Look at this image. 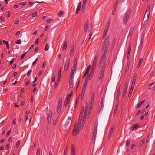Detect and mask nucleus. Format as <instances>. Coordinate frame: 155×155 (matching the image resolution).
Here are the masks:
<instances>
[{"label": "nucleus", "instance_id": "nucleus-1", "mask_svg": "<svg viewBox=\"0 0 155 155\" xmlns=\"http://www.w3.org/2000/svg\"><path fill=\"white\" fill-rule=\"evenodd\" d=\"M131 10L129 9L124 14L123 18V24L125 25L127 24L128 20L131 15Z\"/></svg>", "mask_w": 155, "mask_h": 155}, {"label": "nucleus", "instance_id": "nucleus-2", "mask_svg": "<svg viewBox=\"0 0 155 155\" xmlns=\"http://www.w3.org/2000/svg\"><path fill=\"white\" fill-rule=\"evenodd\" d=\"M105 63L104 62L102 64L101 66L102 69L100 71V77L99 78V80H101V81H102L103 78L104 72L105 71Z\"/></svg>", "mask_w": 155, "mask_h": 155}, {"label": "nucleus", "instance_id": "nucleus-3", "mask_svg": "<svg viewBox=\"0 0 155 155\" xmlns=\"http://www.w3.org/2000/svg\"><path fill=\"white\" fill-rule=\"evenodd\" d=\"M150 5H148L146 12L145 13L144 16L143 17V20L148 21L149 19L150 12Z\"/></svg>", "mask_w": 155, "mask_h": 155}, {"label": "nucleus", "instance_id": "nucleus-4", "mask_svg": "<svg viewBox=\"0 0 155 155\" xmlns=\"http://www.w3.org/2000/svg\"><path fill=\"white\" fill-rule=\"evenodd\" d=\"M84 106H83L82 107L81 110V111L80 115H79V120L78 121V126H81V121L82 120V118L83 117V113L84 111Z\"/></svg>", "mask_w": 155, "mask_h": 155}, {"label": "nucleus", "instance_id": "nucleus-5", "mask_svg": "<svg viewBox=\"0 0 155 155\" xmlns=\"http://www.w3.org/2000/svg\"><path fill=\"white\" fill-rule=\"evenodd\" d=\"M76 125H75L74 128V130L72 132V134L74 136H75L78 134L80 130V128L81 126H78V124L77 125V126L76 127Z\"/></svg>", "mask_w": 155, "mask_h": 155}, {"label": "nucleus", "instance_id": "nucleus-6", "mask_svg": "<svg viewBox=\"0 0 155 155\" xmlns=\"http://www.w3.org/2000/svg\"><path fill=\"white\" fill-rule=\"evenodd\" d=\"M88 108L89 105L88 104H87L85 106L84 118L83 119V121H85L86 119L87 116L88 117V116H87V111L88 110ZM89 117H88V118Z\"/></svg>", "mask_w": 155, "mask_h": 155}, {"label": "nucleus", "instance_id": "nucleus-7", "mask_svg": "<svg viewBox=\"0 0 155 155\" xmlns=\"http://www.w3.org/2000/svg\"><path fill=\"white\" fill-rule=\"evenodd\" d=\"M70 63V58L67 59L66 60L64 66V71H68Z\"/></svg>", "mask_w": 155, "mask_h": 155}, {"label": "nucleus", "instance_id": "nucleus-8", "mask_svg": "<svg viewBox=\"0 0 155 155\" xmlns=\"http://www.w3.org/2000/svg\"><path fill=\"white\" fill-rule=\"evenodd\" d=\"M98 56H96L94 58L93 61L92 65V68L95 69L97 63V61Z\"/></svg>", "mask_w": 155, "mask_h": 155}, {"label": "nucleus", "instance_id": "nucleus-9", "mask_svg": "<svg viewBox=\"0 0 155 155\" xmlns=\"http://www.w3.org/2000/svg\"><path fill=\"white\" fill-rule=\"evenodd\" d=\"M110 44V42L107 41L106 39L104 42L103 48L104 49H108Z\"/></svg>", "mask_w": 155, "mask_h": 155}, {"label": "nucleus", "instance_id": "nucleus-10", "mask_svg": "<svg viewBox=\"0 0 155 155\" xmlns=\"http://www.w3.org/2000/svg\"><path fill=\"white\" fill-rule=\"evenodd\" d=\"M70 150L71 155H76L75 148L73 144L71 145Z\"/></svg>", "mask_w": 155, "mask_h": 155}, {"label": "nucleus", "instance_id": "nucleus-11", "mask_svg": "<svg viewBox=\"0 0 155 155\" xmlns=\"http://www.w3.org/2000/svg\"><path fill=\"white\" fill-rule=\"evenodd\" d=\"M98 123L97 122H95L94 127V131L93 134V136H96L97 134V127Z\"/></svg>", "mask_w": 155, "mask_h": 155}, {"label": "nucleus", "instance_id": "nucleus-12", "mask_svg": "<svg viewBox=\"0 0 155 155\" xmlns=\"http://www.w3.org/2000/svg\"><path fill=\"white\" fill-rule=\"evenodd\" d=\"M94 102H92L91 101V103L89 105V109L87 111V116H88V117H89L90 116V114L91 112L92 108V106L93 105V103Z\"/></svg>", "mask_w": 155, "mask_h": 155}, {"label": "nucleus", "instance_id": "nucleus-13", "mask_svg": "<svg viewBox=\"0 0 155 155\" xmlns=\"http://www.w3.org/2000/svg\"><path fill=\"white\" fill-rule=\"evenodd\" d=\"M62 100L61 98H60L59 100V101L58 103L57 107V113H58V112H59L61 110V107L62 104Z\"/></svg>", "mask_w": 155, "mask_h": 155}, {"label": "nucleus", "instance_id": "nucleus-14", "mask_svg": "<svg viewBox=\"0 0 155 155\" xmlns=\"http://www.w3.org/2000/svg\"><path fill=\"white\" fill-rule=\"evenodd\" d=\"M137 74H135L134 76L132 83L131 85V87H134V85L135 83V81L136 79Z\"/></svg>", "mask_w": 155, "mask_h": 155}, {"label": "nucleus", "instance_id": "nucleus-15", "mask_svg": "<svg viewBox=\"0 0 155 155\" xmlns=\"http://www.w3.org/2000/svg\"><path fill=\"white\" fill-rule=\"evenodd\" d=\"M52 116V112L50 110L48 115L47 118V120L48 122H50L51 121V118Z\"/></svg>", "mask_w": 155, "mask_h": 155}, {"label": "nucleus", "instance_id": "nucleus-16", "mask_svg": "<svg viewBox=\"0 0 155 155\" xmlns=\"http://www.w3.org/2000/svg\"><path fill=\"white\" fill-rule=\"evenodd\" d=\"M139 127V125H137L136 124H135L132 126L131 131H133L134 129H138Z\"/></svg>", "mask_w": 155, "mask_h": 155}, {"label": "nucleus", "instance_id": "nucleus-17", "mask_svg": "<svg viewBox=\"0 0 155 155\" xmlns=\"http://www.w3.org/2000/svg\"><path fill=\"white\" fill-rule=\"evenodd\" d=\"M114 125L111 128L109 132V133L108 135V138L110 139V138L111 135L112 134L113 131V128L114 127Z\"/></svg>", "mask_w": 155, "mask_h": 155}, {"label": "nucleus", "instance_id": "nucleus-18", "mask_svg": "<svg viewBox=\"0 0 155 155\" xmlns=\"http://www.w3.org/2000/svg\"><path fill=\"white\" fill-rule=\"evenodd\" d=\"M74 48V44H73L71 47V50H70V54L71 57L72 56L73 54V50Z\"/></svg>", "mask_w": 155, "mask_h": 155}, {"label": "nucleus", "instance_id": "nucleus-19", "mask_svg": "<svg viewBox=\"0 0 155 155\" xmlns=\"http://www.w3.org/2000/svg\"><path fill=\"white\" fill-rule=\"evenodd\" d=\"M86 88H83L82 90L81 99L82 100L84 97V94L86 90Z\"/></svg>", "mask_w": 155, "mask_h": 155}, {"label": "nucleus", "instance_id": "nucleus-20", "mask_svg": "<svg viewBox=\"0 0 155 155\" xmlns=\"http://www.w3.org/2000/svg\"><path fill=\"white\" fill-rule=\"evenodd\" d=\"M67 42L66 41H65L64 43V44L63 45V46L62 47V50L63 51H65L66 50V48H67Z\"/></svg>", "mask_w": 155, "mask_h": 155}, {"label": "nucleus", "instance_id": "nucleus-21", "mask_svg": "<svg viewBox=\"0 0 155 155\" xmlns=\"http://www.w3.org/2000/svg\"><path fill=\"white\" fill-rule=\"evenodd\" d=\"M81 2H79V3L77 9L76 10V13L78 14V12L80 11L81 7Z\"/></svg>", "mask_w": 155, "mask_h": 155}, {"label": "nucleus", "instance_id": "nucleus-22", "mask_svg": "<svg viewBox=\"0 0 155 155\" xmlns=\"http://www.w3.org/2000/svg\"><path fill=\"white\" fill-rule=\"evenodd\" d=\"M69 87H73L72 78H69Z\"/></svg>", "mask_w": 155, "mask_h": 155}, {"label": "nucleus", "instance_id": "nucleus-23", "mask_svg": "<svg viewBox=\"0 0 155 155\" xmlns=\"http://www.w3.org/2000/svg\"><path fill=\"white\" fill-rule=\"evenodd\" d=\"M88 21L87 22H86V24L84 25V31L85 32H87V29H88Z\"/></svg>", "mask_w": 155, "mask_h": 155}, {"label": "nucleus", "instance_id": "nucleus-24", "mask_svg": "<svg viewBox=\"0 0 155 155\" xmlns=\"http://www.w3.org/2000/svg\"><path fill=\"white\" fill-rule=\"evenodd\" d=\"M105 57L106 55H105V54H103L100 62L99 64H100L101 63H102V61L104 60Z\"/></svg>", "mask_w": 155, "mask_h": 155}, {"label": "nucleus", "instance_id": "nucleus-25", "mask_svg": "<svg viewBox=\"0 0 155 155\" xmlns=\"http://www.w3.org/2000/svg\"><path fill=\"white\" fill-rule=\"evenodd\" d=\"M145 101V99L143 100H142V101L140 102L137 105L136 108H138L140 107V106L141 105V104L143 103Z\"/></svg>", "mask_w": 155, "mask_h": 155}, {"label": "nucleus", "instance_id": "nucleus-26", "mask_svg": "<svg viewBox=\"0 0 155 155\" xmlns=\"http://www.w3.org/2000/svg\"><path fill=\"white\" fill-rule=\"evenodd\" d=\"M120 88L118 89L117 91V96L116 98V100L117 101L119 99V94L120 93Z\"/></svg>", "mask_w": 155, "mask_h": 155}, {"label": "nucleus", "instance_id": "nucleus-27", "mask_svg": "<svg viewBox=\"0 0 155 155\" xmlns=\"http://www.w3.org/2000/svg\"><path fill=\"white\" fill-rule=\"evenodd\" d=\"M95 93L94 92H93L92 93V95H91V101L92 102H94V97L95 96Z\"/></svg>", "mask_w": 155, "mask_h": 155}, {"label": "nucleus", "instance_id": "nucleus-28", "mask_svg": "<svg viewBox=\"0 0 155 155\" xmlns=\"http://www.w3.org/2000/svg\"><path fill=\"white\" fill-rule=\"evenodd\" d=\"M72 92L71 91L69 94L68 95L66 99L69 100L70 101V98L71 97V96L72 95Z\"/></svg>", "mask_w": 155, "mask_h": 155}, {"label": "nucleus", "instance_id": "nucleus-29", "mask_svg": "<svg viewBox=\"0 0 155 155\" xmlns=\"http://www.w3.org/2000/svg\"><path fill=\"white\" fill-rule=\"evenodd\" d=\"M134 88H130V90L129 94L128 95V97H130L131 96V94L132 93L133 91V90Z\"/></svg>", "mask_w": 155, "mask_h": 155}, {"label": "nucleus", "instance_id": "nucleus-30", "mask_svg": "<svg viewBox=\"0 0 155 155\" xmlns=\"http://www.w3.org/2000/svg\"><path fill=\"white\" fill-rule=\"evenodd\" d=\"M74 71H74L73 70H71V74H70V76H71V78H73V76L74 75Z\"/></svg>", "mask_w": 155, "mask_h": 155}, {"label": "nucleus", "instance_id": "nucleus-31", "mask_svg": "<svg viewBox=\"0 0 155 155\" xmlns=\"http://www.w3.org/2000/svg\"><path fill=\"white\" fill-rule=\"evenodd\" d=\"M127 90V88H125L123 89V93L122 96L123 97H124L125 95V93L126 92Z\"/></svg>", "mask_w": 155, "mask_h": 155}, {"label": "nucleus", "instance_id": "nucleus-32", "mask_svg": "<svg viewBox=\"0 0 155 155\" xmlns=\"http://www.w3.org/2000/svg\"><path fill=\"white\" fill-rule=\"evenodd\" d=\"M91 68V65H89L88 66L86 71H85V73H87L89 72Z\"/></svg>", "mask_w": 155, "mask_h": 155}, {"label": "nucleus", "instance_id": "nucleus-33", "mask_svg": "<svg viewBox=\"0 0 155 155\" xmlns=\"http://www.w3.org/2000/svg\"><path fill=\"white\" fill-rule=\"evenodd\" d=\"M149 87L153 86V87H155V82L152 83L148 85Z\"/></svg>", "mask_w": 155, "mask_h": 155}, {"label": "nucleus", "instance_id": "nucleus-34", "mask_svg": "<svg viewBox=\"0 0 155 155\" xmlns=\"http://www.w3.org/2000/svg\"><path fill=\"white\" fill-rule=\"evenodd\" d=\"M69 100H68V99H66L65 101H64V105L65 106H66L68 104V103L69 102Z\"/></svg>", "mask_w": 155, "mask_h": 155}, {"label": "nucleus", "instance_id": "nucleus-35", "mask_svg": "<svg viewBox=\"0 0 155 155\" xmlns=\"http://www.w3.org/2000/svg\"><path fill=\"white\" fill-rule=\"evenodd\" d=\"M150 133H149L148 134V135L147 136V140H146V142H147V143L149 141V140H150L149 137L150 136Z\"/></svg>", "mask_w": 155, "mask_h": 155}, {"label": "nucleus", "instance_id": "nucleus-36", "mask_svg": "<svg viewBox=\"0 0 155 155\" xmlns=\"http://www.w3.org/2000/svg\"><path fill=\"white\" fill-rule=\"evenodd\" d=\"M49 48V46L48 44H46L44 49V50L45 51H47L48 50Z\"/></svg>", "mask_w": 155, "mask_h": 155}, {"label": "nucleus", "instance_id": "nucleus-37", "mask_svg": "<svg viewBox=\"0 0 155 155\" xmlns=\"http://www.w3.org/2000/svg\"><path fill=\"white\" fill-rule=\"evenodd\" d=\"M131 44H130L129 45V49H128V53L129 54H130V52L131 49Z\"/></svg>", "mask_w": 155, "mask_h": 155}, {"label": "nucleus", "instance_id": "nucleus-38", "mask_svg": "<svg viewBox=\"0 0 155 155\" xmlns=\"http://www.w3.org/2000/svg\"><path fill=\"white\" fill-rule=\"evenodd\" d=\"M95 137L96 136H92V143H94L95 140Z\"/></svg>", "mask_w": 155, "mask_h": 155}, {"label": "nucleus", "instance_id": "nucleus-39", "mask_svg": "<svg viewBox=\"0 0 155 155\" xmlns=\"http://www.w3.org/2000/svg\"><path fill=\"white\" fill-rule=\"evenodd\" d=\"M94 69H93L91 68V71L90 72V75L92 76H93V74L94 73Z\"/></svg>", "mask_w": 155, "mask_h": 155}, {"label": "nucleus", "instance_id": "nucleus-40", "mask_svg": "<svg viewBox=\"0 0 155 155\" xmlns=\"http://www.w3.org/2000/svg\"><path fill=\"white\" fill-rule=\"evenodd\" d=\"M26 53L27 52H25L22 54L20 58L21 59H22L24 58L25 57V54H26Z\"/></svg>", "mask_w": 155, "mask_h": 155}, {"label": "nucleus", "instance_id": "nucleus-41", "mask_svg": "<svg viewBox=\"0 0 155 155\" xmlns=\"http://www.w3.org/2000/svg\"><path fill=\"white\" fill-rule=\"evenodd\" d=\"M40 149L38 148L37 149L36 155H40Z\"/></svg>", "mask_w": 155, "mask_h": 155}, {"label": "nucleus", "instance_id": "nucleus-42", "mask_svg": "<svg viewBox=\"0 0 155 155\" xmlns=\"http://www.w3.org/2000/svg\"><path fill=\"white\" fill-rule=\"evenodd\" d=\"M103 100H104L103 98H102L101 99V103H100V106H101V107H102V105H103Z\"/></svg>", "mask_w": 155, "mask_h": 155}, {"label": "nucleus", "instance_id": "nucleus-43", "mask_svg": "<svg viewBox=\"0 0 155 155\" xmlns=\"http://www.w3.org/2000/svg\"><path fill=\"white\" fill-rule=\"evenodd\" d=\"M32 72V70L31 69L28 72V73L27 74V75H28V76L30 75L31 74Z\"/></svg>", "mask_w": 155, "mask_h": 155}, {"label": "nucleus", "instance_id": "nucleus-44", "mask_svg": "<svg viewBox=\"0 0 155 155\" xmlns=\"http://www.w3.org/2000/svg\"><path fill=\"white\" fill-rule=\"evenodd\" d=\"M37 12H35L34 13H33L31 14V16L32 18H33L36 16L37 15Z\"/></svg>", "mask_w": 155, "mask_h": 155}, {"label": "nucleus", "instance_id": "nucleus-45", "mask_svg": "<svg viewBox=\"0 0 155 155\" xmlns=\"http://www.w3.org/2000/svg\"><path fill=\"white\" fill-rule=\"evenodd\" d=\"M107 32L104 31L103 36V38H105V37L106 35L107 34Z\"/></svg>", "mask_w": 155, "mask_h": 155}, {"label": "nucleus", "instance_id": "nucleus-46", "mask_svg": "<svg viewBox=\"0 0 155 155\" xmlns=\"http://www.w3.org/2000/svg\"><path fill=\"white\" fill-rule=\"evenodd\" d=\"M64 11H60L59 12L58 14V15H61L64 14Z\"/></svg>", "mask_w": 155, "mask_h": 155}, {"label": "nucleus", "instance_id": "nucleus-47", "mask_svg": "<svg viewBox=\"0 0 155 155\" xmlns=\"http://www.w3.org/2000/svg\"><path fill=\"white\" fill-rule=\"evenodd\" d=\"M130 143V141L129 140H127V142L126 143V145L127 146L129 145Z\"/></svg>", "mask_w": 155, "mask_h": 155}, {"label": "nucleus", "instance_id": "nucleus-48", "mask_svg": "<svg viewBox=\"0 0 155 155\" xmlns=\"http://www.w3.org/2000/svg\"><path fill=\"white\" fill-rule=\"evenodd\" d=\"M21 43V40H17L16 42H15V43L16 44H20Z\"/></svg>", "mask_w": 155, "mask_h": 155}, {"label": "nucleus", "instance_id": "nucleus-49", "mask_svg": "<svg viewBox=\"0 0 155 155\" xmlns=\"http://www.w3.org/2000/svg\"><path fill=\"white\" fill-rule=\"evenodd\" d=\"M76 65H77V61H74V64H73L72 66L76 67Z\"/></svg>", "mask_w": 155, "mask_h": 155}, {"label": "nucleus", "instance_id": "nucleus-50", "mask_svg": "<svg viewBox=\"0 0 155 155\" xmlns=\"http://www.w3.org/2000/svg\"><path fill=\"white\" fill-rule=\"evenodd\" d=\"M85 10V7H82L81 11L82 12V13H84V12Z\"/></svg>", "mask_w": 155, "mask_h": 155}, {"label": "nucleus", "instance_id": "nucleus-51", "mask_svg": "<svg viewBox=\"0 0 155 155\" xmlns=\"http://www.w3.org/2000/svg\"><path fill=\"white\" fill-rule=\"evenodd\" d=\"M11 132V130H9L7 133L6 134V136L7 137H8V136H9V134H10Z\"/></svg>", "mask_w": 155, "mask_h": 155}, {"label": "nucleus", "instance_id": "nucleus-52", "mask_svg": "<svg viewBox=\"0 0 155 155\" xmlns=\"http://www.w3.org/2000/svg\"><path fill=\"white\" fill-rule=\"evenodd\" d=\"M37 60H38V58H37L36 59V60L32 64V65L33 66H34V65H35V64H36V61H37Z\"/></svg>", "mask_w": 155, "mask_h": 155}, {"label": "nucleus", "instance_id": "nucleus-53", "mask_svg": "<svg viewBox=\"0 0 155 155\" xmlns=\"http://www.w3.org/2000/svg\"><path fill=\"white\" fill-rule=\"evenodd\" d=\"M15 60L14 58H12L10 61V65H11L14 62Z\"/></svg>", "mask_w": 155, "mask_h": 155}, {"label": "nucleus", "instance_id": "nucleus-54", "mask_svg": "<svg viewBox=\"0 0 155 155\" xmlns=\"http://www.w3.org/2000/svg\"><path fill=\"white\" fill-rule=\"evenodd\" d=\"M55 78L54 76H53L52 77V79H51V81L52 82H54L55 81Z\"/></svg>", "mask_w": 155, "mask_h": 155}, {"label": "nucleus", "instance_id": "nucleus-55", "mask_svg": "<svg viewBox=\"0 0 155 155\" xmlns=\"http://www.w3.org/2000/svg\"><path fill=\"white\" fill-rule=\"evenodd\" d=\"M110 22H109L107 24L106 26V28H109V26H110Z\"/></svg>", "mask_w": 155, "mask_h": 155}, {"label": "nucleus", "instance_id": "nucleus-56", "mask_svg": "<svg viewBox=\"0 0 155 155\" xmlns=\"http://www.w3.org/2000/svg\"><path fill=\"white\" fill-rule=\"evenodd\" d=\"M30 83V81L28 80L25 83V85L26 86H27Z\"/></svg>", "mask_w": 155, "mask_h": 155}, {"label": "nucleus", "instance_id": "nucleus-57", "mask_svg": "<svg viewBox=\"0 0 155 155\" xmlns=\"http://www.w3.org/2000/svg\"><path fill=\"white\" fill-rule=\"evenodd\" d=\"M129 64H127V68H126V72H127V71H128L129 68Z\"/></svg>", "mask_w": 155, "mask_h": 155}, {"label": "nucleus", "instance_id": "nucleus-58", "mask_svg": "<svg viewBox=\"0 0 155 155\" xmlns=\"http://www.w3.org/2000/svg\"><path fill=\"white\" fill-rule=\"evenodd\" d=\"M28 118V116L27 115H25V119H24L25 121H26L27 120Z\"/></svg>", "mask_w": 155, "mask_h": 155}, {"label": "nucleus", "instance_id": "nucleus-59", "mask_svg": "<svg viewBox=\"0 0 155 155\" xmlns=\"http://www.w3.org/2000/svg\"><path fill=\"white\" fill-rule=\"evenodd\" d=\"M38 39H37L34 42V44L35 45H37L38 44Z\"/></svg>", "mask_w": 155, "mask_h": 155}, {"label": "nucleus", "instance_id": "nucleus-60", "mask_svg": "<svg viewBox=\"0 0 155 155\" xmlns=\"http://www.w3.org/2000/svg\"><path fill=\"white\" fill-rule=\"evenodd\" d=\"M117 109V105H116L114 110V113H116Z\"/></svg>", "mask_w": 155, "mask_h": 155}, {"label": "nucleus", "instance_id": "nucleus-61", "mask_svg": "<svg viewBox=\"0 0 155 155\" xmlns=\"http://www.w3.org/2000/svg\"><path fill=\"white\" fill-rule=\"evenodd\" d=\"M104 49V54H105V55L106 56V54L107 50V49Z\"/></svg>", "mask_w": 155, "mask_h": 155}, {"label": "nucleus", "instance_id": "nucleus-62", "mask_svg": "<svg viewBox=\"0 0 155 155\" xmlns=\"http://www.w3.org/2000/svg\"><path fill=\"white\" fill-rule=\"evenodd\" d=\"M53 20L52 19H50L48 20L47 21V22L48 23H51L52 21Z\"/></svg>", "mask_w": 155, "mask_h": 155}, {"label": "nucleus", "instance_id": "nucleus-63", "mask_svg": "<svg viewBox=\"0 0 155 155\" xmlns=\"http://www.w3.org/2000/svg\"><path fill=\"white\" fill-rule=\"evenodd\" d=\"M61 54H59L58 55V58L59 60H61Z\"/></svg>", "mask_w": 155, "mask_h": 155}, {"label": "nucleus", "instance_id": "nucleus-64", "mask_svg": "<svg viewBox=\"0 0 155 155\" xmlns=\"http://www.w3.org/2000/svg\"><path fill=\"white\" fill-rule=\"evenodd\" d=\"M92 76L91 75H90V76L87 77V78L88 79L90 80L91 78H92Z\"/></svg>", "mask_w": 155, "mask_h": 155}]
</instances>
